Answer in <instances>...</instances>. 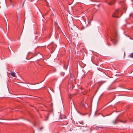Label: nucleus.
Segmentation results:
<instances>
[{
	"mask_svg": "<svg viewBox=\"0 0 133 133\" xmlns=\"http://www.w3.org/2000/svg\"><path fill=\"white\" fill-rule=\"evenodd\" d=\"M75 80L74 79L72 75H71L69 80V83L68 85V88L69 90L70 91L72 90L74 87L73 84L75 82Z\"/></svg>",
	"mask_w": 133,
	"mask_h": 133,
	"instance_id": "nucleus-1",
	"label": "nucleus"
},
{
	"mask_svg": "<svg viewBox=\"0 0 133 133\" xmlns=\"http://www.w3.org/2000/svg\"><path fill=\"white\" fill-rule=\"evenodd\" d=\"M124 122V123H125V121H124V122Z\"/></svg>",
	"mask_w": 133,
	"mask_h": 133,
	"instance_id": "nucleus-10",
	"label": "nucleus"
},
{
	"mask_svg": "<svg viewBox=\"0 0 133 133\" xmlns=\"http://www.w3.org/2000/svg\"><path fill=\"white\" fill-rule=\"evenodd\" d=\"M11 75L13 77H16L17 76H16V73L14 72H11L10 73Z\"/></svg>",
	"mask_w": 133,
	"mask_h": 133,
	"instance_id": "nucleus-4",
	"label": "nucleus"
},
{
	"mask_svg": "<svg viewBox=\"0 0 133 133\" xmlns=\"http://www.w3.org/2000/svg\"><path fill=\"white\" fill-rule=\"evenodd\" d=\"M81 105L83 107H85L87 106V104L84 101L82 102Z\"/></svg>",
	"mask_w": 133,
	"mask_h": 133,
	"instance_id": "nucleus-3",
	"label": "nucleus"
},
{
	"mask_svg": "<svg viewBox=\"0 0 133 133\" xmlns=\"http://www.w3.org/2000/svg\"><path fill=\"white\" fill-rule=\"evenodd\" d=\"M19 13H18V14H17V18H19Z\"/></svg>",
	"mask_w": 133,
	"mask_h": 133,
	"instance_id": "nucleus-8",
	"label": "nucleus"
},
{
	"mask_svg": "<svg viewBox=\"0 0 133 133\" xmlns=\"http://www.w3.org/2000/svg\"><path fill=\"white\" fill-rule=\"evenodd\" d=\"M69 99H70L71 98V95L70 94H69Z\"/></svg>",
	"mask_w": 133,
	"mask_h": 133,
	"instance_id": "nucleus-7",
	"label": "nucleus"
},
{
	"mask_svg": "<svg viewBox=\"0 0 133 133\" xmlns=\"http://www.w3.org/2000/svg\"><path fill=\"white\" fill-rule=\"evenodd\" d=\"M43 128V127H41L40 129V130H41Z\"/></svg>",
	"mask_w": 133,
	"mask_h": 133,
	"instance_id": "nucleus-9",
	"label": "nucleus"
},
{
	"mask_svg": "<svg viewBox=\"0 0 133 133\" xmlns=\"http://www.w3.org/2000/svg\"><path fill=\"white\" fill-rule=\"evenodd\" d=\"M119 11V10L117 9L114 12L112 15V17H119L118 16L117 14Z\"/></svg>",
	"mask_w": 133,
	"mask_h": 133,
	"instance_id": "nucleus-2",
	"label": "nucleus"
},
{
	"mask_svg": "<svg viewBox=\"0 0 133 133\" xmlns=\"http://www.w3.org/2000/svg\"><path fill=\"white\" fill-rule=\"evenodd\" d=\"M115 0H113V1H111L110 2V3H107L109 4L110 5H111L113 4H114V3H115Z\"/></svg>",
	"mask_w": 133,
	"mask_h": 133,
	"instance_id": "nucleus-5",
	"label": "nucleus"
},
{
	"mask_svg": "<svg viewBox=\"0 0 133 133\" xmlns=\"http://www.w3.org/2000/svg\"><path fill=\"white\" fill-rule=\"evenodd\" d=\"M114 123H115V122H114Z\"/></svg>",
	"mask_w": 133,
	"mask_h": 133,
	"instance_id": "nucleus-11",
	"label": "nucleus"
},
{
	"mask_svg": "<svg viewBox=\"0 0 133 133\" xmlns=\"http://www.w3.org/2000/svg\"><path fill=\"white\" fill-rule=\"evenodd\" d=\"M129 57L131 58H133V52L130 54Z\"/></svg>",
	"mask_w": 133,
	"mask_h": 133,
	"instance_id": "nucleus-6",
	"label": "nucleus"
}]
</instances>
